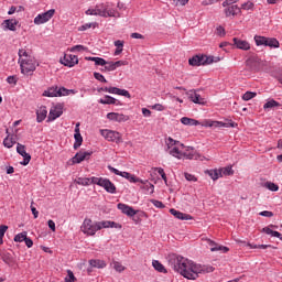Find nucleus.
<instances>
[{
    "label": "nucleus",
    "mask_w": 282,
    "mask_h": 282,
    "mask_svg": "<svg viewBox=\"0 0 282 282\" xmlns=\"http://www.w3.org/2000/svg\"><path fill=\"white\" fill-rule=\"evenodd\" d=\"M169 263L171 268H173L174 272H178V274L185 279H188L189 281H195L199 278V274L204 272V267L184 257L177 256L170 258Z\"/></svg>",
    "instance_id": "nucleus-1"
},
{
    "label": "nucleus",
    "mask_w": 282,
    "mask_h": 282,
    "mask_svg": "<svg viewBox=\"0 0 282 282\" xmlns=\"http://www.w3.org/2000/svg\"><path fill=\"white\" fill-rule=\"evenodd\" d=\"M102 228H122V226L111 220L94 221L90 218H85L80 226V230L86 237H95Z\"/></svg>",
    "instance_id": "nucleus-2"
},
{
    "label": "nucleus",
    "mask_w": 282,
    "mask_h": 282,
    "mask_svg": "<svg viewBox=\"0 0 282 282\" xmlns=\"http://www.w3.org/2000/svg\"><path fill=\"white\" fill-rule=\"evenodd\" d=\"M18 54L21 74L28 76L30 74H33V72H36V67L39 64L36 63V58H34V56L29 55L25 48L19 50Z\"/></svg>",
    "instance_id": "nucleus-3"
},
{
    "label": "nucleus",
    "mask_w": 282,
    "mask_h": 282,
    "mask_svg": "<svg viewBox=\"0 0 282 282\" xmlns=\"http://www.w3.org/2000/svg\"><path fill=\"white\" fill-rule=\"evenodd\" d=\"M86 14L91 17H104L107 19V17H120V12L118 10L111 8L109 3H100L97 4L94 9H88L86 11Z\"/></svg>",
    "instance_id": "nucleus-4"
},
{
    "label": "nucleus",
    "mask_w": 282,
    "mask_h": 282,
    "mask_svg": "<svg viewBox=\"0 0 282 282\" xmlns=\"http://www.w3.org/2000/svg\"><path fill=\"white\" fill-rule=\"evenodd\" d=\"M108 169L111 173H115V175H120V177H124V180H128V182H131V184H138V182H140V184H144L143 188H147V191L150 189V193H153V191L155 189V186H153V184L149 183V181L144 182L140 177H137L135 175H133L129 172H121L113 166H108Z\"/></svg>",
    "instance_id": "nucleus-5"
},
{
    "label": "nucleus",
    "mask_w": 282,
    "mask_h": 282,
    "mask_svg": "<svg viewBox=\"0 0 282 282\" xmlns=\"http://www.w3.org/2000/svg\"><path fill=\"white\" fill-rule=\"evenodd\" d=\"M165 142L169 154L172 155V158H176V160H182L184 143L174 140L171 137H169Z\"/></svg>",
    "instance_id": "nucleus-6"
},
{
    "label": "nucleus",
    "mask_w": 282,
    "mask_h": 282,
    "mask_svg": "<svg viewBox=\"0 0 282 282\" xmlns=\"http://www.w3.org/2000/svg\"><path fill=\"white\" fill-rule=\"evenodd\" d=\"M188 63L192 65V67H199L202 65H210L215 63V59L213 56L195 55L188 59Z\"/></svg>",
    "instance_id": "nucleus-7"
},
{
    "label": "nucleus",
    "mask_w": 282,
    "mask_h": 282,
    "mask_svg": "<svg viewBox=\"0 0 282 282\" xmlns=\"http://www.w3.org/2000/svg\"><path fill=\"white\" fill-rule=\"evenodd\" d=\"M95 184L104 188L106 193H110L111 195H116L117 193L116 184H113L109 178L97 177Z\"/></svg>",
    "instance_id": "nucleus-8"
},
{
    "label": "nucleus",
    "mask_w": 282,
    "mask_h": 282,
    "mask_svg": "<svg viewBox=\"0 0 282 282\" xmlns=\"http://www.w3.org/2000/svg\"><path fill=\"white\" fill-rule=\"evenodd\" d=\"M100 134L108 142H116L117 144L122 142V134H120V132L118 131L105 129V130H100Z\"/></svg>",
    "instance_id": "nucleus-9"
},
{
    "label": "nucleus",
    "mask_w": 282,
    "mask_h": 282,
    "mask_svg": "<svg viewBox=\"0 0 282 282\" xmlns=\"http://www.w3.org/2000/svg\"><path fill=\"white\" fill-rule=\"evenodd\" d=\"M56 14V10L51 9L44 13H40L34 18L35 25H43V23H47Z\"/></svg>",
    "instance_id": "nucleus-10"
},
{
    "label": "nucleus",
    "mask_w": 282,
    "mask_h": 282,
    "mask_svg": "<svg viewBox=\"0 0 282 282\" xmlns=\"http://www.w3.org/2000/svg\"><path fill=\"white\" fill-rule=\"evenodd\" d=\"M63 116V104H57L50 109L47 122H54L56 118Z\"/></svg>",
    "instance_id": "nucleus-11"
},
{
    "label": "nucleus",
    "mask_w": 282,
    "mask_h": 282,
    "mask_svg": "<svg viewBox=\"0 0 282 282\" xmlns=\"http://www.w3.org/2000/svg\"><path fill=\"white\" fill-rule=\"evenodd\" d=\"M17 152L23 158V161L21 162L22 166H28V164H30V160H32V155L25 151V145L18 143Z\"/></svg>",
    "instance_id": "nucleus-12"
},
{
    "label": "nucleus",
    "mask_w": 282,
    "mask_h": 282,
    "mask_svg": "<svg viewBox=\"0 0 282 282\" xmlns=\"http://www.w3.org/2000/svg\"><path fill=\"white\" fill-rule=\"evenodd\" d=\"M62 65H65V67H74L75 65H78V56L73 54H65L63 58H61Z\"/></svg>",
    "instance_id": "nucleus-13"
},
{
    "label": "nucleus",
    "mask_w": 282,
    "mask_h": 282,
    "mask_svg": "<svg viewBox=\"0 0 282 282\" xmlns=\"http://www.w3.org/2000/svg\"><path fill=\"white\" fill-rule=\"evenodd\" d=\"M93 153L94 152H89V151H79L72 159V163L73 164H80V162H85V160H89V158H91Z\"/></svg>",
    "instance_id": "nucleus-14"
},
{
    "label": "nucleus",
    "mask_w": 282,
    "mask_h": 282,
    "mask_svg": "<svg viewBox=\"0 0 282 282\" xmlns=\"http://www.w3.org/2000/svg\"><path fill=\"white\" fill-rule=\"evenodd\" d=\"M107 119L112 122H127L129 120V116L119 112H108Z\"/></svg>",
    "instance_id": "nucleus-15"
},
{
    "label": "nucleus",
    "mask_w": 282,
    "mask_h": 282,
    "mask_svg": "<svg viewBox=\"0 0 282 282\" xmlns=\"http://www.w3.org/2000/svg\"><path fill=\"white\" fill-rule=\"evenodd\" d=\"M117 206L118 209L121 210V213H123V215H127L128 217H135V215H138V210L133 209V207L127 204L119 203Z\"/></svg>",
    "instance_id": "nucleus-16"
},
{
    "label": "nucleus",
    "mask_w": 282,
    "mask_h": 282,
    "mask_svg": "<svg viewBox=\"0 0 282 282\" xmlns=\"http://www.w3.org/2000/svg\"><path fill=\"white\" fill-rule=\"evenodd\" d=\"M187 96L195 105H206L205 99L202 98L200 94H197V90L187 91Z\"/></svg>",
    "instance_id": "nucleus-17"
},
{
    "label": "nucleus",
    "mask_w": 282,
    "mask_h": 282,
    "mask_svg": "<svg viewBox=\"0 0 282 282\" xmlns=\"http://www.w3.org/2000/svg\"><path fill=\"white\" fill-rule=\"evenodd\" d=\"M225 17L227 18H235L237 14H241V8L237 4H232L224 9Z\"/></svg>",
    "instance_id": "nucleus-18"
},
{
    "label": "nucleus",
    "mask_w": 282,
    "mask_h": 282,
    "mask_svg": "<svg viewBox=\"0 0 282 282\" xmlns=\"http://www.w3.org/2000/svg\"><path fill=\"white\" fill-rule=\"evenodd\" d=\"M105 91L107 94H115L116 96H124L126 98H131V94H129V90L120 89L118 87H108L105 88Z\"/></svg>",
    "instance_id": "nucleus-19"
},
{
    "label": "nucleus",
    "mask_w": 282,
    "mask_h": 282,
    "mask_svg": "<svg viewBox=\"0 0 282 282\" xmlns=\"http://www.w3.org/2000/svg\"><path fill=\"white\" fill-rule=\"evenodd\" d=\"M259 57H257V55L249 57L246 61V66L248 67V69H250V72H259Z\"/></svg>",
    "instance_id": "nucleus-20"
},
{
    "label": "nucleus",
    "mask_w": 282,
    "mask_h": 282,
    "mask_svg": "<svg viewBox=\"0 0 282 282\" xmlns=\"http://www.w3.org/2000/svg\"><path fill=\"white\" fill-rule=\"evenodd\" d=\"M232 41L237 50H242L243 52H248V50H250V42L238 37H234Z\"/></svg>",
    "instance_id": "nucleus-21"
},
{
    "label": "nucleus",
    "mask_w": 282,
    "mask_h": 282,
    "mask_svg": "<svg viewBox=\"0 0 282 282\" xmlns=\"http://www.w3.org/2000/svg\"><path fill=\"white\" fill-rule=\"evenodd\" d=\"M96 176H91V177H78L75 180V182L79 185V186H91V184H96Z\"/></svg>",
    "instance_id": "nucleus-22"
},
{
    "label": "nucleus",
    "mask_w": 282,
    "mask_h": 282,
    "mask_svg": "<svg viewBox=\"0 0 282 282\" xmlns=\"http://www.w3.org/2000/svg\"><path fill=\"white\" fill-rule=\"evenodd\" d=\"M182 153H183L182 160H194L196 155L195 149L186 145H184Z\"/></svg>",
    "instance_id": "nucleus-23"
},
{
    "label": "nucleus",
    "mask_w": 282,
    "mask_h": 282,
    "mask_svg": "<svg viewBox=\"0 0 282 282\" xmlns=\"http://www.w3.org/2000/svg\"><path fill=\"white\" fill-rule=\"evenodd\" d=\"M207 243L210 247L212 252H218L220 250L226 253V252L230 251V249L228 247L220 246L213 240H207Z\"/></svg>",
    "instance_id": "nucleus-24"
},
{
    "label": "nucleus",
    "mask_w": 282,
    "mask_h": 282,
    "mask_svg": "<svg viewBox=\"0 0 282 282\" xmlns=\"http://www.w3.org/2000/svg\"><path fill=\"white\" fill-rule=\"evenodd\" d=\"M202 127H210V128H221V127H228V123L224 122V121H213L210 119H207L205 120L203 123H202Z\"/></svg>",
    "instance_id": "nucleus-25"
},
{
    "label": "nucleus",
    "mask_w": 282,
    "mask_h": 282,
    "mask_svg": "<svg viewBox=\"0 0 282 282\" xmlns=\"http://www.w3.org/2000/svg\"><path fill=\"white\" fill-rule=\"evenodd\" d=\"M2 25H4V28L11 32H17V25H19V21L15 19H8L3 21Z\"/></svg>",
    "instance_id": "nucleus-26"
},
{
    "label": "nucleus",
    "mask_w": 282,
    "mask_h": 282,
    "mask_svg": "<svg viewBox=\"0 0 282 282\" xmlns=\"http://www.w3.org/2000/svg\"><path fill=\"white\" fill-rule=\"evenodd\" d=\"M171 215H173L176 219H182L185 221H188V219H193V217L188 214H184L180 210H176L174 208L170 209Z\"/></svg>",
    "instance_id": "nucleus-27"
},
{
    "label": "nucleus",
    "mask_w": 282,
    "mask_h": 282,
    "mask_svg": "<svg viewBox=\"0 0 282 282\" xmlns=\"http://www.w3.org/2000/svg\"><path fill=\"white\" fill-rule=\"evenodd\" d=\"M99 105H120V101L109 95L104 96L98 100Z\"/></svg>",
    "instance_id": "nucleus-28"
},
{
    "label": "nucleus",
    "mask_w": 282,
    "mask_h": 282,
    "mask_svg": "<svg viewBox=\"0 0 282 282\" xmlns=\"http://www.w3.org/2000/svg\"><path fill=\"white\" fill-rule=\"evenodd\" d=\"M47 118V107L42 106L40 109L36 111V121L37 122H43Z\"/></svg>",
    "instance_id": "nucleus-29"
},
{
    "label": "nucleus",
    "mask_w": 282,
    "mask_h": 282,
    "mask_svg": "<svg viewBox=\"0 0 282 282\" xmlns=\"http://www.w3.org/2000/svg\"><path fill=\"white\" fill-rule=\"evenodd\" d=\"M264 47L278 50V47H281V43L275 37H267V43L264 44Z\"/></svg>",
    "instance_id": "nucleus-30"
},
{
    "label": "nucleus",
    "mask_w": 282,
    "mask_h": 282,
    "mask_svg": "<svg viewBox=\"0 0 282 282\" xmlns=\"http://www.w3.org/2000/svg\"><path fill=\"white\" fill-rule=\"evenodd\" d=\"M206 175H209V177L214 181L217 182V180H219V177H221V171L218 169H214V170H206L205 171Z\"/></svg>",
    "instance_id": "nucleus-31"
},
{
    "label": "nucleus",
    "mask_w": 282,
    "mask_h": 282,
    "mask_svg": "<svg viewBox=\"0 0 282 282\" xmlns=\"http://www.w3.org/2000/svg\"><path fill=\"white\" fill-rule=\"evenodd\" d=\"M43 96H46L47 98H56L59 96V88L56 86L51 87L44 91Z\"/></svg>",
    "instance_id": "nucleus-32"
},
{
    "label": "nucleus",
    "mask_w": 282,
    "mask_h": 282,
    "mask_svg": "<svg viewBox=\"0 0 282 282\" xmlns=\"http://www.w3.org/2000/svg\"><path fill=\"white\" fill-rule=\"evenodd\" d=\"M182 124H185L186 127H198L199 121L197 119L188 118V117H183L181 118Z\"/></svg>",
    "instance_id": "nucleus-33"
},
{
    "label": "nucleus",
    "mask_w": 282,
    "mask_h": 282,
    "mask_svg": "<svg viewBox=\"0 0 282 282\" xmlns=\"http://www.w3.org/2000/svg\"><path fill=\"white\" fill-rule=\"evenodd\" d=\"M89 265H91V268L102 269L107 268V262H105L104 260L91 259L89 260Z\"/></svg>",
    "instance_id": "nucleus-34"
},
{
    "label": "nucleus",
    "mask_w": 282,
    "mask_h": 282,
    "mask_svg": "<svg viewBox=\"0 0 282 282\" xmlns=\"http://www.w3.org/2000/svg\"><path fill=\"white\" fill-rule=\"evenodd\" d=\"M152 265H153L154 270H156V272H161L162 274H166V272H167L166 268H164V264H162L160 261L153 260Z\"/></svg>",
    "instance_id": "nucleus-35"
},
{
    "label": "nucleus",
    "mask_w": 282,
    "mask_h": 282,
    "mask_svg": "<svg viewBox=\"0 0 282 282\" xmlns=\"http://www.w3.org/2000/svg\"><path fill=\"white\" fill-rule=\"evenodd\" d=\"M253 41H254L257 47H261V45H263L265 47V43L268 41V37H265L263 35H254Z\"/></svg>",
    "instance_id": "nucleus-36"
},
{
    "label": "nucleus",
    "mask_w": 282,
    "mask_h": 282,
    "mask_svg": "<svg viewBox=\"0 0 282 282\" xmlns=\"http://www.w3.org/2000/svg\"><path fill=\"white\" fill-rule=\"evenodd\" d=\"M115 46L117 47L115 51V56H120V54H122V51L124 50V42L117 40L115 42Z\"/></svg>",
    "instance_id": "nucleus-37"
},
{
    "label": "nucleus",
    "mask_w": 282,
    "mask_h": 282,
    "mask_svg": "<svg viewBox=\"0 0 282 282\" xmlns=\"http://www.w3.org/2000/svg\"><path fill=\"white\" fill-rule=\"evenodd\" d=\"M3 144L7 149H12L14 147V144H17V141L14 140V137H10L8 135L4 140H3Z\"/></svg>",
    "instance_id": "nucleus-38"
},
{
    "label": "nucleus",
    "mask_w": 282,
    "mask_h": 282,
    "mask_svg": "<svg viewBox=\"0 0 282 282\" xmlns=\"http://www.w3.org/2000/svg\"><path fill=\"white\" fill-rule=\"evenodd\" d=\"M74 139H75L74 149L76 151L80 149V147L83 145V135L80 133H75Z\"/></svg>",
    "instance_id": "nucleus-39"
},
{
    "label": "nucleus",
    "mask_w": 282,
    "mask_h": 282,
    "mask_svg": "<svg viewBox=\"0 0 282 282\" xmlns=\"http://www.w3.org/2000/svg\"><path fill=\"white\" fill-rule=\"evenodd\" d=\"M220 171V177H224V175H235V171L232 170V166L221 167Z\"/></svg>",
    "instance_id": "nucleus-40"
},
{
    "label": "nucleus",
    "mask_w": 282,
    "mask_h": 282,
    "mask_svg": "<svg viewBox=\"0 0 282 282\" xmlns=\"http://www.w3.org/2000/svg\"><path fill=\"white\" fill-rule=\"evenodd\" d=\"M0 258L2 261H4V263H12V254H10L8 251H2L0 253Z\"/></svg>",
    "instance_id": "nucleus-41"
},
{
    "label": "nucleus",
    "mask_w": 282,
    "mask_h": 282,
    "mask_svg": "<svg viewBox=\"0 0 282 282\" xmlns=\"http://www.w3.org/2000/svg\"><path fill=\"white\" fill-rule=\"evenodd\" d=\"M28 237V232L26 231H23V232H20L18 235H15L14 237V241L17 243H23V241H25V238Z\"/></svg>",
    "instance_id": "nucleus-42"
},
{
    "label": "nucleus",
    "mask_w": 282,
    "mask_h": 282,
    "mask_svg": "<svg viewBox=\"0 0 282 282\" xmlns=\"http://www.w3.org/2000/svg\"><path fill=\"white\" fill-rule=\"evenodd\" d=\"M279 106H280L279 101L271 99L264 104L263 109H272V108L279 107Z\"/></svg>",
    "instance_id": "nucleus-43"
},
{
    "label": "nucleus",
    "mask_w": 282,
    "mask_h": 282,
    "mask_svg": "<svg viewBox=\"0 0 282 282\" xmlns=\"http://www.w3.org/2000/svg\"><path fill=\"white\" fill-rule=\"evenodd\" d=\"M6 232H8V225L0 226V246H3V237H6Z\"/></svg>",
    "instance_id": "nucleus-44"
},
{
    "label": "nucleus",
    "mask_w": 282,
    "mask_h": 282,
    "mask_svg": "<svg viewBox=\"0 0 282 282\" xmlns=\"http://www.w3.org/2000/svg\"><path fill=\"white\" fill-rule=\"evenodd\" d=\"M98 25V23H86V24H83L82 26L78 28V31L79 32H85L86 30H90V28H94L96 29V26Z\"/></svg>",
    "instance_id": "nucleus-45"
},
{
    "label": "nucleus",
    "mask_w": 282,
    "mask_h": 282,
    "mask_svg": "<svg viewBox=\"0 0 282 282\" xmlns=\"http://www.w3.org/2000/svg\"><path fill=\"white\" fill-rule=\"evenodd\" d=\"M257 97V93H252V91H247L242 95V100L248 101V100H252V98Z\"/></svg>",
    "instance_id": "nucleus-46"
},
{
    "label": "nucleus",
    "mask_w": 282,
    "mask_h": 282,
    "mask_svg": "<svg viewBox=\"0 0 282 282\" xmlns=\"http://www.w3.org/2000/svg\"><path fill=\"white\" fill-rule=\"evenodd\" d=\"M265 188H268L269 191H272L273 193H276V191H279V185H276L272 182H267Z\"/></svg>",
    "instance_id": "nucleus-47"
},
{
    "label": "nucleus",
    "mask_w": 282,
    "mask_h": 282,
    "mask_svg": "<svg viewBox=\"0 0 282 282\" xmlns=\"http://www.w3.org/2000/svg\"><path fill=\"white\" fill-rule=\"evenodd\" d=\"M65 282H76V276L72 270H67V276L65 278Z\"/></svg>",
    "instance_id": "nucleus-48"
},
{
    "label": "nucleus",
    "mask_w": 282,
    "mask_h": 282,
    "mask_svg": "<svg viewBox=\"0 0 282 282\" xmlns=\"http://www.w3.org/2000/svg\"><path fill=\"white\" fill-rule=\"evenodd\" d=\"M113 269L116 270V272H124L126 270L124 265H122V263L118 261L113 262Z\"/></svg>",
    "instance_id": "nucleus-49"
},
{
    "label": "nucleus",
    "mask_w": 282,
    "mask_h": 282,
    "mask_svg": "<svg viewBox=\"0 0 282 282\" xmlns=\"http://www.w3.org/2000/svg\"><path fill=\"white\" fill-rule=\"evenodd\" d=\"M254 8V3L252 1H247L241 4V10H252Z\"/></svg>",
    "instance_id": "nucleus-50"
},
{
    "label": "nucleus",
    "mask_w": 282,
    "mask_h": 282,
    "mask_svg": "<svg viewBox=\"0 0 282 282\" xmlns=\"http://www.w3.org/2000/svg\"><path fill=\"white\" fill-rule=\"evenodd\" d=\"M94 63L95 65H99L101 67H105V65H107V62L102 57H95Z\"/></svg>",
    "instance_id": "nucleus-51"
},
{
    "label": "nucleus",
    "mask_w": 282,
    "mask_h": 282,
    "mask_svg": "<svg viewBox=\"0 0 282 282\" xmlns=\"http://www.w3.org/2000/svg\"><path fill=\"white\" fill-rule=\"evenodd\" d=\"M151 109H154V111H164L166 107L162 104H155L153 106H150Z\"/></svg>",
    "instance_id": "nucleus-52"
},
{
    "label": "nucleus",
    "mask_w": 282,
    "mask_h": 282,
    "mask_svg": "<svg viewBox=\"0 0 282 282\" xmlns=\"http://www.w3.org/2000/svg\"><path fill=\"white\" fill-rule=\"evenodd\" d=\"M105 66L106 72H116V66L113 62H107Z\"/></svg>",
    "instance_id": "nucleus-53"
},
{
    "label": "nucleus",
    "mask_w": 282,
    "mask_h": 282,
    "mask_svg": "<svg viewBox=\"0 0 282 282\" xmlns=\"http://www.w3.org/2000/svg\"><path fill=\"white\" fill-rule=\"evenodd\" d=\"M94 77L96 78V80H99V83H107V79L100 73H94Z\"/></svg>",
    "instance_id": "nucleus-54"
},
{
    "label": "nucleus",
    "mask_w": 282,
    "mask_h": 282,
    "mask_svg": "<svg viewBox=\"0 0 282 282\" xmlns=\"http://www.w3.org/2000/svg\"><path fill=\"white\" fill-rule=\"evenodd\" d=\"M85 50H87V47L83 45H75L70 48V52H85Z\"/></svg>",
    "instance_id": "nucleus-55"
},
{
    "label": "nucleus",
    "mask_w": 282,
    "mask_h": 282,
    "mask_svg": "<svg viewBox=\"0 0 282 282\" xmlns=\"http://www.w3.org/2000/svg\"><path fill=\"white\" fill-rule=\"evenodd\" d=\"M185 180H187V182H197V177L191 173H185Z\"/></svg>",
    "instance_id": "nucleus-56"
},
{
    "label": "nucleus",
    "mask_w": 282,
    "mask_h": 282,
    "mask_svg": "<svg viewBox=\"0 0 282 282\" xmlns=\"http://www.w3.org/2000/svg\"><path fill=\"white\" fill-rule=\"evenodd\" d=\"M158 173H159V175H161L162 180H163V181L165 182V184H166L167 178H166V173L164 172V169L158 167Z\"/></svg>",
    "instance_id": "nucleus-57"
},
{
    "label": "nucleus",
    "mask_w": 282,
    "mask_h": 282,
    "mask_svg": "<svg viewBox=\"0 0 282 282\" xmlns=\"http://www.w3.org/2000/svg\"><path fill=\"white\" fill-rule=\"evenodd\" d=\"M259 215L261 217H274V213L269 212V210L260 212Z\"/></svg>",
    "instance_id": "nucleus-58"
},
{
    "label": "nucleus",
    "mask_w": 282,
    "mask_h": 282,
    "mask_svg": "<svg viewBox=\"0 0 282 282\" xmlns=\"http://www.w3.org/2000/svg\"><path fill=\"white\" fill-rule=\"evenodd\" d=\"M17 76H9L8 78H7V83L9 84V85H17Z\"/></svg>",
    "instance_id": "nucleus-59"
},
{
    "label": "nucleus",
    "mask_w": 282,
    "mask_h": 282,
    "mask_svg": "<svg viewBox=\"0 0 282 282\" xmlns=\"http://www.w3.org/2000/svg\"><path fill=\"white\" fill-rule=\"evenodd\" d=\"M113 65H115V69H118V67H122L124 65H128V63L124 62V61H117V62H113Z\"/></svg>",
    "instance_id": "nucleus-60"
},
{
    "label": "nucleus",
    "mask_w": 282,
    "mask_h": 282,
    "mask_svg": "<svg viewBox=\"0 0 282 282\" xmlns=\"http://www.w3.org/2000/svg\"><path fill=\"white\" fill-rule=\"evenodd\" d=\"M152 204L155 206V208H164V203L160 200L152 199Z\"/></svg>",
    "instance_id": "nucleus-61"
},
{
    "label": "nucleus",
    "mask_w": 282,
    "mask_h": 282,
    "mask_svg": "<svg viewBox=\"0 0 282 282\" xmlns=\"http://www.w3.org/2000/svg\"><path fill=\"white\" fill-rule=\"evenodd\" d=\"M59 96H69V89L65 87L59 88Z\"/></svg>",
    "instance_id": "nucleus-62"
},
{
    "label": "nucleus",
    "mask_w": 282,
    "mask_h": 282,
    "mask_svg": "<svg viewBox=\"0 0 282 282\" xmlns=\"http://www.w3.org/2000/svg\"><path fill=\"white\" fill-rule=\"evenodd\" d=\"M24 243H25L26 248H32L34 246V241H32L28 237L24 239Z\"/></svg>",
    "instance_id": "nucleus-63"
},
{
    "label": "nucleus",
    "mask_w": 282,
    "mask_h": 282,
    "mask_svg": "<svg viewBox=\"0 0 282 282\" xmlns=\"http://www.w3.org/2000/svg\"><path fill=\"white\" fill-rule=\"evenodd\" d=\"M176 6H186L188 0H173Z\"/></svg>",
    "instance_id": "nucleus-64"
}]
</instances>
